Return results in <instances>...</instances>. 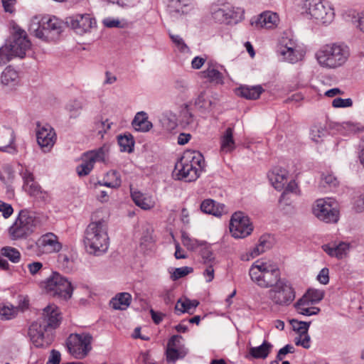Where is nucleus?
I'll return each instance as SVG.
<instances>
[{"label": "nucleus", "mask_w": 364, "mask_h": 364, "mask_svg": "<svg viewBox=\"0 0 364 364\" xmlns=\"http://www.w3.org/2000/svg\"><path fill=\"white\" fill-rule=\"evenodd\" d=\"M181 240L182 244L185 246L188 250L195 251L198 248H200L201 246L204 245L203 241H198L196 239L191 237L186 232H183L181 234Z\"/></svg>", "instance_id": "obj_41"}, {"label": "nucleus", "mask_w": 364, "mask_h": 364, "mask_svg": "<svg viewBox=\"0 0 364 364\" xmlns=\"http://www.w3.org/2000/svg\"><path fill=\"white\" fill-rule=\"evenodd\" d=\"M15 57L8 46L5 45L0 48V65L6 64L11 59Z\"/></svg>", "instance_id": "obj_50"}, {"label": "nucleus", "mask_w": 364, "mask_h": 364, "mask_svg": "<svg viewBox=\"0 0 364 364\" xmlns=\"http://www.w3.org/2000/svg\"><path fill=\"white\" fill-rule=\"evenodd\" d=\"M294 346L290 344H287L279 350V352L277 355V359L278 360H282L287 354L292 353H294Z\"/></svg>", "instance_id": "obj_58"}, {"label": "nucleus", "mask_w": 364, "mask_h": 364, "mask_svg": "<svg viewBox=\"0 0 364 364\" xmlns=\"http://www.w3.org/2000/svg\"><path fill=\"white\" fill-rule=\"evenodd\" d=\"M215 264H204L205 269L203 273V275L206 281V282H210L213 280L215 277V270L213 266Z\"/></svg>", "instance_id": "obj_56"}, {"label": "nucleus", "mask_w": 364, "mask_h": 364, "mask_svg": "<svg viewBox=\"0 0 364 364\" xmlns=\"http://www.w3.org/2000/svg\"><path fill=\"white\" fill-rule=\"evenodd\" d=\"M311 304L305 301V299L300 298L295 304L294 308L298 314L304 316L316 315L320 312V309L316 306H311Z\"/></svg>", "instance_id": "obj_32"}, {"label": "nucleus", "mask_w": 364, "mask_h": 364, "mask_svg": "<svg viewBox=\"0 0 364 364\" xmlns=\"http://www.w3.org/2000/svg\"><path fill=\"white\" fill-rule=\"evenodd\" d=\"M31 247L35 248L38 256L58 252L62 249V245L58 236L53 232H47L41 235Z\"/></svg>", "instance_id": "obj_16"}, {"label": "nucleus", "mask_w": 364, "mask_h": 364, "mask_svg": "<svg viewBox=\"0 0 364 364\" xmlns=\"http://www.w3.org/2000/svg\"><path fill=\"white\" fill-rule=\"evenodd\" d=\"M294 331H296L299 335L308 333L311 322L300 321L296 319H292L290 321Z\"/></svg>", "instance_id": "obj_48"}, {"label": "nucleus", "mask_w": 364, "mask_h": 364, "mask_svg": "<svg viewBox=\"0 0 364 364\" xmlns=\"http://www.w3.org/2000/svg\"><path fill=\"white\" fill-rule=\"evenodd\" d=\"M168 8L171 17L178 18L189 13L193 4L191 0H170Z\"/></svg>", "instance_id": "obj_21"}, {"label": "nucleus", "mask_w": 364, "mask_h": 364, "mask_svg": "<svg viewBox=\"0 0 364 364\" xmlns=\"http://www.w3.org/2000/svg\"><path fill=\"white\" fill-rule=\"evenodd\" d=\"M1 2L6 12L11 14L14 11L16 0H1Z\"/></svg>", "instance_id": "obj_63"}, {"label": "nucleus", "mask_w": 364, "mask_h": 364, "mask_svg": "<svg viewBox=\"0 0 364 364\" xmlns=\"http://www.w3.org/2000/svg\"><path fill=\"white\" fill-rule=\"evenodd\" d=\"M132 198L134 203L143 210H150L155 206V201L151 196L139 191L132 192Z\"/></svg>", "instance_id": "obj_30"}, {"label": "nucleus", "mask_w": 364, "mask_h": 364, "mask_svg": "<svg viewBox=\"0 0 364 364\" xmlns=\"http://www.w3.org/2000/svg\"><path fill=\"white\" fill-rule=\"evenodd\" d=\"M286 185L287 186L283 191L279 201V203H284L285 205H289V198L288 196L290 193H296L297 184L294 181H290L289 183L287 182Z\"/></svg>", "instance_id": "obj_46"}, {"label": "nucleus", "mask_w": 364, "mask_h": 364, "mask_svg": "<svg viewBox=\"0 0 364 364\" xmlns=\"http://www.w3.org/2000/svg\"><path fill=\"white\" fill-rule=\"evenodd\" d=\"M43 264L41 262H33L27 265L30 274L33 276L39 273L43 269Z\"/></svg>", "instance_id": "obj_60"}, {"label": "nucleus", "mask_w": 364, "mask_h": 364, "mask_svg": "<svg viewBox=\"0 0 364 364\" xmlns=\"http://www.w3.org/2000/svg\"><path fill=\"white\" fill-rule=\"evenodd\" d=\"M67 23L77 33L82 35L90 32L92 28L95 25V18L90 14H76L67 19Z\"/></svg>", "instance_id": "obj_18"}, {"label": "nucleus", "mask_w": 364, "mask_h": 364, "mask_svg": "<svg viewBox=\"0 0 364 364\" xmlns=\"http://www.w3.org/2000/svg\"><path fill=\"white\" fill-rule=\"evenodd\" d=\"M0 212L4 218H8L13 214L14 209L10 204L0 200Z\"/></svg>", "instance_id": "obj_57"}, {"label": "nucleus", "mask_w": 364, "mask_h": 364, "mask_svg": "<svg viewBox=\"0 0 364 364\" xmlns=\"http://www.w3.org/2000/svg\"><path fill=\"white\" fill-rule=\"evenodd\" d=\"M18 78V73L11 67L6 68L1 76V82L5 85H9L16 83Z\"/></svg>", "instance_id": "obj_40"}, {"label": "nucleus", "mask_w": 364, "mask_h": 364, "mask_svg": "<svg viewBox=\"0 0 364 364\" xmlns=\"http://www.w3.org/2000/svg\"><path fill=\"white\" fill-rule=\"evenodd\" d=\"M328 130L325 126L317 124L311 127L310 136L314 141L321 143L324 141V138L328 136Z\"/></svg>", "instance_id": "obj_36"}, {"label": "nucleus", "mask_w": 364, "mask_h": 364, "mask_svg": "<svg viewBox=\"0 0 364 364\" xmlns=\"http://www.w3.org/2000/svg\"><path fill=\"white\" fill-rule=\"evenodd\" d=\"M193 269L189 267H183L175 269L173 274H171V279L173 280H177L181 277H183L188 274L193 272Z\"/></svg>", "instance_id": "obj_51"}, {"label": "nucleus", "mask_w": 364, "mask_h": 364, "mask_svg": "<svg viewBox=\"0 0 364 364\" xmlns=\"http://www.w3.org/2000/svg\"><path fill=\"white\" fill-rule=\"evenodd\" d=\"M118 144L121 147L122 151L132 152L134 141L132 135H124L118 137Z\"/></svg>", "instance_id": "obj_45"}, {"label": "nucleus", "mask_w": 364, "mask_h": 364, "mask_svg": "<svg viewBox=\"0 0 364 364\" xmlns=\"http://www.w3.org/2000/svg\"><path fill=\"white\" fill-rule=\"evenodd\" d=\"M41 287L50 296L65 300L70 299L73 291L71 282L58 272H53L41 283Z\"/></svg>", "instance_id": "obj_9"}, {"label": "nucleus", "mask_w": 364, "mask_h": 364, "mask_svg": "<svg viewBox=\"0 0 364 364\" xmlns=\"http://www.w3.org/2000/svg\"><path fill=\"white\" fill-rule=\"evenodd\" d=\"M36 138L38 144L44 152H48L56 141V134L49 124H37Z\"/></svg>", "instance_id": "obj_17"}, {"label": "nucleus", "mask_w": 364, "mask_h": 364, "mask_svg": "<svg viewBox=\"0 0 364 364\" xmlns=\"http://www.w3.org/2000/svg\"><path fill=\"white\" fill-rule=\"evenodd\" d=\"M171 39L172 40L173 43L177 46V48L181 51V52H187L188 51L189 48L187 46V45L185 43L183 38L178 36V35H174V34H169Z\"/></svg>", "instance_id": "obj_53"}, {"label": "nucleus", "mask_w": 364, "mask_h": 364, "mask_svg": "<svg viewBox=\"0 0 364 364\" xmlns=\"http://www.w3.org/2000/svg\"><path fill=\"white\" fill-rule=\"evenodd\" d=\"M217 103V100L206 91L201 92L195 100V106L201 112H210Z\"/></svg>", "instance_id": "obj_23"}, {"label": "nucleus", "mask_w": 364, "mask_h": 364, "mask_svg": "<svg viewBox=\"0 0 364 364\" xmlns=\"http://www.w3.org/2000/svg\"><path fill=\"white\" fill-rule=\"evenodd\" d=\"M350 57V49L343 43H328L321 47L316 53L318 64L326 68L343 66Z\"/></svg>", "instance_id": "obj_4"}, {"label": "nucleus", "mask_w": 364, "mask_h": 364, "mask_svg": "<svg viewBox=\"0 0 364 364\" xmlns=\"http://www.w3.org/2000/svg\"><path fill=\"white\" fill-rule=\"evenodd\" d=\"M38 223V220L27 210H21L8 233L11 240H18L27 238Z\"/></svg>", "instance_id": "obj_7"}, {"label": "nucleus", "mask_w": 364, "mask_h": 364, "mask_svg": "<svg viewBox=\"0 0 364 364\" xmlns=\"http://www.w3.org/2000/svg\"><path fill=\"white\" fill-rule=\"evenodd\" d=\"M353 23L360 31L364 33V13H358L353 17Z\"/></svg>", "instance_id": "obj_59"}, {"label": "nucleus", "mask_w": 364, "mask_h": 364, "mask_svg": "<svg viewBox=\"0 0 364 364\" xmlns=\"http://www.w3.org/2000/svg\"><path fill=\"white\" fill-rule=\"evenodd\" d=\"M202 74L205 78H208L212 82L217 84L223 83V74L212 63H208L207 69L203 71Z\"/></svg>", "instance_id": "obj_35"}, {"label": "nucleus", "mask_w": 364, "mask_h": 364, "mask_svg": "<svg viewBox=\"0 0 364 364\" xmlns=\"http://www.w3.org/2000/svg\"><path fill=\"white\" fill-rule=\"evenodd\" d=\"M314 215L326 223L336 224L339 220V210L336 202L332 198H320L313 206Z\"/></svg>", "instance_id": "obj_11"}, {"label": "nucleus", "mask_w": 364, "mask_h": 364, "mask_svg": "<svg viewBox=\"0 0 364 364\" xmlns=\"http://www.w3.org/2000/svg\"><path fill=\"white\" fill-rule=\"evenodd\" d=\"M249 276L252 282L262 289L272 288L282 279L279 269L271 261H255L249 269Z\"/></svg>", "instance_id": "obj_3"}, {"label": "nucleus", "mask_w": 364, "mask_h": 364, "mask_svg": "<svg viewBox=\"0 0 364 364\" xmlns=\"http://www.w3.org/2000/svg\"><path fill=\"white\" fill-rule=\"evenodd\" d=\"M273 346L264 341L259 346L251 347L249 349V354L256 359H265L270 353Z\"/></svg>", "instance_id": "obj_34"}, {"label": "nucleus", "mask_w": 364, "mask_h": 364, "mask_svg": "<svg viewBox=\"0 0 364 364\" xmlns=\"http://www.w3.org/2000/svg\"><path fill=\"white\" fill-rule=\"evenodd\" d=\"M15 57L23 58L31 47L26 32L18 26H13V31L9 41L5 44Z\"/></svg>", "instance_id": "obj_14"}, {"label": "nucleus", "mask_w": 364, "mask_h": 364, "mask_svg": "<svg viewBox=\"0 0 364 364\" xmlns=\"http://www.w3.org/2000/svg\"><path fill=\"white\" fill-rule=\"evenodd\" d=\"M205 161L199 152L186 153L176 163L175 171L178 179L186 181L196 180L203 169Z\"/></svg>", "instance_id": "obj_6"}, {"label": "nucleus", "mask_w": 364, "mask_h": 364, "mask_svg": "<svg viewBox=\"0 0 364 364\" xmlns=\"http://www.w3.org/2000/svg\"><path fill=\"white\" fill-rule=\"evenodd\" d=\"M199 304L197 300H190L187 298L180 299L177 301L175 309L181 313H189L192 309H196Z\"/></svg>", "instance_id": "obj_37"}, {"label": "nucleus", "mask_w": 364, "mask_h": 364, "mask_svg": "<svg viewBox=\"0 0 364 364\" xmlns=\"http://www.w3.org/2000/svg\"><path fill=\"white\" fill-rule=\"evenodd\" d=\"M132 296L127 292H122L117 294L112 298L109 302V305L117 310H125L131 304Z\"/></svg>", "instance_id": "obj_31"}, {"label": "nucleus", "mask_w": 364, "mask_h": 364, "mask_svg": "<svg viewBox=\"0 0 364 364\" xmlns=\"http://www.w3.org/2000/svg\"><path fill=\"white\" fill-rule=\"evenodd\" d=\"M109 148L104 146L85 153L82 156V163L77 167V174L80 176L88 175L96 162L107 164L109 161Z\"/></svg>", "instance_id": "obj_12"}, {"label": "nucleus", "mask_w": 364, "mask_h": 364, "mask_svg": "<svg viewBox=\"0 0 364 364\" xmlns=\"http://www.w3.org/2000/svg\"><path fill=\"white\" fill-rule=\"evenodd\" d=\"M269 181L274 188L282 191L288 182V172L281 168H275L268 174Z\"/></svg>", "instance_id": "obj_24"}, {"label": "nucleus", "mask_w": 364, "mask_h": 364, "mask_svg": "<svg viewBox=\"0 0 364 364\" xmlns=\"http://www.w3.org/2000/svg\"><path fill=\"white\" fill-rule=\"evenodd\" d=\"M264 89L260 85L241 86L237 90V95L248 100H256L259 97Z\"/></svg>", "instance_id": "obj_33"}, {"label": "nucleus", "mask_w": 364, "mask_h": 364, "mask_svg": "<svg viewBox=\"0 0 364 364\" xmlns=\"http://www.w3.org/2000/svg\"><path fill=\"white\" fill-rule=\"evenodd\" d=\"M104 185L109 188H118L121 186L119 173L116 171H110L107 173Z\"/></svg>", "instance_id": "obj_43"}, {"label": "nucleus", "mask_w": 364, "mask_h": 364, "mask_svg": "<svg viewBox=\"0 0 364 364\" xmlns=\"http://www.w3.org/2000/svg\"><path fill=\"white\" fill-rule=\"evenodd\" d=\"M132 124L137 132H146L152 128V123L148 120L147 114L144 112L136 113Z\"/></svg>", "instance_id": "obj_29"}, {"label": "nucleus", "mask_w": 364, "mask_h": 364, "mask_svg": "<svg viewBox=\"0 0 364 364\" xmlns=\"http://www.w3.org/2000/svg\"><path fill=\"white\" fill-rule=\"evenodd\" d=\"M21 174L23 180L24 191L31 196L46 199L47 193L43 191L38 183L35 181L33 174L27 169L23 171Z\"/></svg>", "instance_id": "obj_19"}, {"label": "nucleus", "mask_w": 364, "mask_h": 364, "mask_svg": "<svg viewBox=\"0 0 364 364\" xmlns=\"http://www.w3.org/2000/svg\"><path fill=\"white\" fill-rule=\"evenodd\" d=\"M29 30L38 38L55 41L63 31V23L54 16L38 15L31 18Z\"/></svg>", "instance_id": "obj_5"}, {"label": "nucleus", "mask_w": 364, "mask_h": 364, "mask_svg": "<svg viewBox=\"0 0 364 364\" xmlns=\"http://www.w3.org/2000/svg\"><path fill=\"white\" fill-rule=\"evenodd\" d=\"M253 227L250 218L242 212L235 213L230 220V231L235 238H244L251 234Z\"/></svg>", "instance_id": "obj_15"}, {"label": "nucleus", "mask_w": 364, "mask_h": 364, "mask_svg": "<svg viewBox=\"0 0 364 364\" xmlns=\"http://www.w3.org/2000/svg\"><path fill=\"white\" fill-rule=\"evenodd\" d=\"M4 136L7 137V140L6 141V145L3 146H0L1 151H8V152H14L15 151V149L11 146V144L14 141V131L11 129H6L3 133Z\"/></svg>", "instance_id": "obj_47"}, {"label": "nucleus", "mask_w": 364, "mask_h": 364, "mask_svg": "<svg viewBox=\"0 0 364 364\" xmlns=\"http://www.w3.org/2000/svg\"><path fill=\"white\" fill-rule=\"evenodd\" d=\"M60 319L59 309L55 305H48L43 309L42 316L28 329V335L34 346L45 348L51 344L53 336L48 328L58 326Z\"/></svg>", "instance_id": "obj_1"}, {"label": "nucleus", "mask_w": 364, "mask_h": 364, "mask_svg": "<svg viewBox=\"0 0 364 364\" xmlns=\"http://www.w3.org/2000/svg\"><path fill=\"white\" fill-rule=\"evenodd\" d=\"M279 21V16L276 13L265 11L261 14L255 21H252L251 23L257 28H273L277 26Z\"/></svg>", "instance_id": "obj_22"}, {"label": "nucleus", "mask_w": 364, "mask_h": 364, "mask_svg": "<svg viewBox=\"0 0 364 364\" xmlns=\"http://www.w3.org/2000/svg\"><path fill=\"white\" fill-rule=\"evenodd\" d=\"M212 16L213 19L220 23H229L235 17V12L232 7L229 5H223L221 8L215 9Z\"/></svg>", "instance_id": "obj_25"}, {"label": "nucleus", "mask_w": 364, "mask_h": 364, "mask_svg": "<svg viewBox=\"0 0 364 364\" xmlns=\"http://www.w3.org/2000/svg\"><path fill=\"white\" fill-rule=\"evenodd\" d=\"M324 291L321 289H309L303 295L301 299H305L311 304L320 302L324 297Z\"/></svg>", "instance_id": "obj_38"}, {"label": "nucleus", "mask_w": 364, "mask_h": 364, "mask_svg": "<svg viewBox=\"0 0 364 364\" xmlns=\"http://www.w3.org/2000/svg\"><path fill=\"white\" fill-rule=\"evenodd\" d=\"M200 253L201 255L203 264H216L215 257L213 255L210 247L205 242L204 245L200 247Z\"/></svg>", "instance_id": "obj_44"}, {"label": "nucleus", "mask_w": 364, "mask_h": 364, "mask_svg": "<svg viewBox=\"0 0 364 364\" xmlns=\"http://www.w3.org/2000/svg\"><path fill=\"white\" fill-rule=\"evenodd\" d=\"M17 309L13 306H0V316L1 319L10 320L17 314Z\"/></svg>", "instance_id": "obj_49"}, {"label": "nucleus", "mask_w": 364, "mask_h": 364, "mask_svg": "<svg viewBox=\"0 0 364 364\" xmlns=\"http://www.w3.org/2000/svg\"><path fill=\"white\" fill-rule=\"evenodd\" d=\"M303 13L316 23L327 25L334 18L333 9L322 0H305L302 5Z\"/></svg>", "instance_id": "obj_8"}, {"label": "nucleus", "mask_w": 364, "mask_h": 364, "mask_svg": "<svg viewBox=\"0 0 364 364\" xmlns=\"http://www.w3.org/2000/svg\"><path fill=\"white\" fill-rule=\"evenodd\" d=\"M353 105L351 99H342L340 97L335 98L332 102V106L336 108L350 107Z\"/></svg>", "instance_id": "obj_55"}, {"label": "nucleus", "mask_w": 364, "mask_h": 364, "mask_svg": "<svg viewBox=\"0 0 364 364\" xmlns=\"http://www.w3.org/2000/svg\"><path fill=\"white\" fill-rule=\"evenodd\" d=\"M187 352L182 349L173 347H167L166 360L168 363H175L178 359L185 357Z\"/></svg>", "instance_id": "obj_42"}, {"label": "nucleus", "mask_w": 364, "mask_h": 364, "mask_svg": "<svg viewBox=\"0 0 364 364\" xmlns=\"http://www.w3.org/2000/svg\"><path fill=\"white\" fill-rule=\"evenodd\" d=\"M323 180L326 183L329 185L331 187H336L338 185V181L337 178L333 174H327L323 177Z\"/></svg>", "instance_id": "obj_64"}, {"label": "nucleus", "mask_w": 364, "mask_h": 364, "mask_svg": "<svg viewBox=\"0 0 364 364\" xmlns=\"http://www.w3.org/2000/svg\"><path fill=\"white\" fill-rule=\"evenodd\" d=\"M328 269L323 268L317 276V279L322 284H326L329 282Z\"/></svg>", "instance_id": "obj_62"}, {"label": "nucleus", "mask_w": 364, "mask_h": 364, "mask_svg": "<svg viewBox=\"0 0 364 364\" xmlns=\"http://www.w3.org/2000/svg\"><path fill=\"white\" fill-rule=\"evenodd\" d=\"M0 254L8 258L13 263H18L21 259V253L15 247L6 246L0 250Z\"/></svg>", "instance_id": "obj_39"}, {"label": "nucleus", "mask_w": 364, "mask_h": 364, "mask_svg": "<svg viewBox=\"0 0 364 364\" xmlns=\"http://www.w3.org/2000/svg\"><path fill=\"white\" fill-rule=\"evenodd\" d=\"M181 116L182 122L187 125L193 123L194 121V116L191 112L188 105H185L184 107L182 109Z\"/></svg>", "instance_id": "obj_52"}, {"label": "nucleus", "mask_w": 364, "mask_h": 364, "mask_svg": "<svg viewBox=\"0 0 364 364\" xmlns=\"http://www.w3.org/2000/svg\"><path fill=\"white\" fill-rule=\"evenodd\" d=\"M103 24L107 28H122L121 22L118 19L107 18L103 20Z\"/></svg>", "instance_id": "obj_61"}, {"label": "nucleus", "mask_w": 364, "mask_h": 364, "mask_svg": "<svg viewBox=\"0 0 364 364\" xmlns=\"http://www.w3.org/2000/svg\"><path fill=\"white\" fill-rule=\"evenodd\" d=\"M92 336L90 333L71 334L68 338L69 352L77 359L85 358L92 349Z\"/></svg>", "instance_id": "obj_13"}, {"label": "nucleus", "mask_w": 364, "mask_h": 364, "mask_svg": "<svg viewBox=\"0 0 364 364\" xmlns=\"http://www.w3.org/2000/svg\"><path fill=\"white\" fill-rule=\"evenodd\" d=\"M282 60L290 63H295L302 59V53L296 49V43L289 40V43H281L277 50Z\"/></svg>", "instance_id": "obj_20"}, {"label": "nucleus", "mask_w": 364, "mask_h": 364, "mask_svg": "<svg viewBox=\"0 0 364 364\" xmlns=\"http://www.w3.org/2000/svg\"><path fill=\"white\" fill-rule=\"evenodd\" d=\"M268 297L276 306H287L295 299L296 293L291 283L282 279L269 290Z\"/></svg>", "instance_id": "obj_10"}, {"label": "nucleus", "mask_w": 364, "mask_h": 364, "mask_svg": "<svg viewBox=\"0 0 364 364\" xmlns=\"http://www.w3.org/2000/svg\"><path fill=\"white\" fill-rule=\"evenodd\" d=\"M322 249L331 257H336L338 259L346 257L350 250V244L341 242L338 245H323Z\"/></svg>", "instance_id": "obj_26"}, {"label": "nucleus", "mask_w": 364, "mask_h": 364, "mask_svg": "<svg viewBox=\"0 0 364 364\" xmlns=\"http://www.w3.org/2000/svg\"><path fill=\"white\" fill-rule=\"evenodd\" d=\"M294 342L296 346H301L306 349L310 348L311 340L308 333L299 335L295 338Z\"/></svg>", "instance_id": "obj_54"}, {"label": "nucleus", "mask_w": 364, "mask_h": 364, "mask_svg": "<svg viewBox=\"0 0 364 364\" xmlns=\"http://www.w3.org/2000/svg\"><path fill=\"white\" fill-rule=\"evenodd\" d=\"M83 243L85 251L89 255L99 257L105 254L109 245L105 221L98 220L90 223L85 230Z\"/></svg>", "instance_id": "obj_2"}, {"label": "nucleus", "mask_w": 364, "mask_h": 364, "mask_svg": "<svg viewBox=\"0 0 364 364\" xmlns=\"http://www.w3.org/2000/svg\"><path fill=\"white\" fill-rule=\"evenodd\" d=\"M200 210L205 213L218 217L226 213L225 206L223 204L217 203L212 199L203 200L200 205Z\"/></svg>", "instance_id": "obj_27"}, {"label": "nucleus", "mask_w": 364, "mask_h": 364, "mask_svg": "<svg viewBox=\"0 0 364 364\" xmlns=\"http://www.w3.org/2000/svg\"><path fill=\"white\" fill-rule=\"evenodd\" d=\"M234 129L228 127L220 136V152L228 154L235 149V142L233 139Z\"/></svg>", "instance_id": "obj_28"}]
</instances>
